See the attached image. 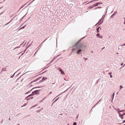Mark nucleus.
I'll list each match as a JSON object with an SVG mask.
<instances>
[{
	"mask_svg": "<svg viewBox=\"0 0 125 125\" xmlns=\"http://www.w3.org/2000/svg\"><path fill=\"white\" fill-rule=\"evenodd\" d=\"M94 0H91V1H90L88 3H87V4H85V5H87V4H88L90 3H92V2H94Z\"/></svg>",
	"mask_w": 125,
	"mask_h": 125,
	"instance_id": "nucleus-16",
	"label": "nucleus"
},
{
	"mask_svg": "<svg viewBox=\"0 0 125 125\" xmlns=\"http://www.w3.org/2000/svg\"><path fill=\"white\" fill-rule=\"evenodd\" d=\"M105 15H106L105 14L104 15H103L102 18H101L102 19V22H101V23H100L98 25V26L99 25H101V24L103 22L104 20V17H105Z\"/></svg>",
	"mask_w": 125,
	"mask_h": 125,
	"instance_id": "nucleus-5",
	"label": "nucleus"
},
{
	"mask_svg": "<svg viewBox=\"0 0 125 125\" xmlns=\"http://www.w3.org/2000/svg\"><path fill=\"white\" fill-rule=\"evenodd\" d=\"M124 110H121V111H118V114H120V112H123L124 111Z\"/></svg>",
	"mask_w": 125,
	"mask_h": 125,
	"instance_id": "nucleus-21",
	"label": "nucleus"
},
{
	"mask_svg": "<svg viewBox=\"0 0 125 125\" xmlns=\"http://www.w3.org/2000/svg\"><path fill=\"white\" fill-rule=\"evenodd\" d=\"M47 79V78L46 77H43L42 78V79L41 80H40L39 81V83L43 82L44 81L46 80Z\"/></svg>",
	"mask_w": 125,
	"mask_h": 125,
	"instance_id": "nucleus-4",
	"label": "nucleus"
},
{
	"mask_svg": "<svg viewBox=\"0 0 125 125\" xmlns=\"http://www.w3.org/2000/svg\"><path fill=\"white\" fill-rule=\"evenodd\" d=\"M105 48V47H103V48H102V50H103Z\"/></svg>",
	"mask_w": 125,
	"mask_h": 125,
	"instance_id": "nucleus-57",
	"label": "nucleus"
},
{
	"mask_svg": "<svg viewBox=\"0 0 125 125\" xmlns=\"http://www.w3.org/2000/svg\"><path fill=\"white\" fill-rule=\"evenodd\" d=\"M92 6L93 8L97 6L95 4H94Z\"/></svg>",
	"mask_w": 125,
	"mask_h": 125,
	"instance_id": "nucleus-28",
	"label": "nucleus"
},
{
	"mask_svg": "<svg viewBox=\"0 0 125 125\" xmlns=\"http://www.w3.org/2000/svg\"><path fill=\"white\" fill-rule=\"evenodd\" d=\"M27 48H26L25 49V50H24V52H25V51H26V50H27Z\"/></svg>",
	"mask_w": 125,
	"mask_h": 125,
	"instance_id": "nucleus-48",
	"label": "nucleus"
},
{
	"mask_svg": "<svg viewBox=\"0 0 125 125\" xmlns=\"http://www.w3.org/2000/svg\"><path fill=\"white\" fill-rule=\"evenodd\" d=\"M100 34L99 33H97L96 34V36L97 37H98L99 36H100Z\"/></svg>",
	"mask_w": 125,
	"mask_h": 125,
	"instance_id": "nucleus-35",
	"label": "nucleus"
},
{
	"mask_svg": "<svg viewBox=\"0 0 125 125\" xmlns=\"http://www.w3.org/2000/svg\"><path fill=\"white\" fill-rule=\"evenodd\" d=\"M35 0H33L32 1H31L28 5V6H27L26 7H25L23 9H25L26 7H28L29 5H30L31 3L32 2H33L34 1H35Z\"/></svg>",
	"mask_w": 125,
	"mask_h": 125,
	"instance_id": "nucleus-11",
	"label": "nucleus"
},
{
	"mask_svg": "<svg viewBox=\"0 0 125 125\" xmlns=\"http://www.w3.org/2000/svg\"><path fill=\"white\" fill-rule=\"evenodd\" d=\"M82 40L80 39L75 43L74 42L72 46V47L73 48V50H75V52H77L76 53L79 55L82 54L81 52L83 51L86 47V46H83L80 42Z\"/></svg>",
	"mask_w": 125,
	"mask_h": 125,
	"instance_id": "nucleus-1",
	"label": "nucleus"
},
{
	"mask_svg": "<svg viewBox=\"0 0 125 125\" xmlns=\"http://www.w3.org/2000/svg\"><path fill=\"white\" fill-rule=\"evenodd\" d=\"M77 123L76 122H74L73 123V125H76Z\"/></svg>",
	"mask_w": 125,
	"mask_h": 125,
	"instance_id": "nucleus-41",
	"label": "nucleus"
},
{
	"mask_svg": "<svg viewBox=\"0 0 125 125\" xmlns=\"http://www.w3.org/2000/svg\"><path fill=\"white\" fill-rule=\"evenodd\" d=\"M41 111V110H38V111H37L36 112L37 113H39V112H40Z\"/></svg>",
	"mask_w": 125,
	"mask_h": 125,
	"instance_id": "nucleus-44",
	"label": "nucleus"
},
{
	"mask_svg": "<svg viewBox=\"0 0 125 125\" xmlns=\"http://www.w3.org/2000/svg\"><path fill=\"white\" fill-rule=\"evenodd\" d=\"M70 88L69 87V88H68V89H67L65 91H64V92H62V93H61L60 94H59V95H58L56 97H58V96H59L62 93H64V92H66V91H67Z\"/></svg>",
	"mask_w": 125,
	"mask_h": 125,
	"instance_id": "nucleus-13",
	"label": "nucleus"
},
{
	"mask_svg": "<svg viewBox=\"0 0 125 125\" xmlns=\"http://www.w3.org/2000/svg\"><path fill=\"white\" fill-rule=\"evenodd\" d=\"M102 18H101L98 21V22L99 23H101V22H102Z\"/></svg>",
	"mask_w": 125,
	"mask_h": 125,
	"instance_id": "nucleus-19",
	"label": "nucleus"
},
{
	"mask_svg": "<svg viewBox=\"0 0 125 125\" xmlns=\"http://www.w3.org/2000/svg\"><path fill=\"white\" fill-rule=\"evenodd\" d=\"M37 105H33L32 106L30 109H32L34 107H35Z\"/></svg>",
	"mask_w": 125,
	"mask_h": 125,
	"instance_id": "nucleus-20",
	"label": "nucleus"
},
{
	"mask_svg": "<svg viewBox=\"0 0 125 125\" xmlns=\"http://www.w3.org/2000/svg\"><path fill=\"white\" fill-rule=\"evenodd\" d=\"M10 23V22H8V23H6V24H5V25H8V24H9V23Z\"/></svg>",
	"mask_w": 125,
	"mask_h": 125,
	"instance_id": "nucleus-50",
	"label": "nucleus"
},
{
	"mask_svg": "<svg viewBox=\"0 0 125 125\" xmlns=\"http://www.w3.org/2000/svg\"><path fill=\"white\" fill-rule=\"evenodd\" d=\"M102 8V7H100V6L98 7H96L95 8V9H101V8Z\"/></svg>",
	"mask_w": 125,
	"mask_h": 125,
	"instance_id": "nucleus-30",
	"label": "nucleus"
},
{
	"mask_svg": "<svg viewBox=\"0 0 125 125\" xmlns=\"http://www.w3.org/2000/svg\"><path fill=\"white\" fill-rule=\"evenodd\" d=\"M112 74V73L111 72H109L108 73V74L109 75H111Z\"/></svg>",
	"mask_w": 125,
	"mask_h": 125,
	"instance_id": "nucleus-45",
	"label": "nucleus"
},
{
	"mask_svg": "<svg viewBox=\"0 0 125 125\" xmlns=\"http://www.w3.org/2000/svg\"><path fill=\"white\" fill-rule=\"evenodd\" d=\"M86 36H85L83 37L82 38H81V39H82H82H84L86 37Z\"/></svg>",
	"mask_w": 125,
	"mask_h": 125,
	"instance_id": "nucleus-46",
	"label": "nucleus"
},
{
	"mask_svg": "<svg viewBox=\"0 0 125 125\" xmlns=\"http://www.w3.org/2000/svg\"><path fill=\"white\" fill-rule=\"evenodd\" d=\"M123 87L121 85H120V90L122 89L123 88Z\"/></svg>",
	"mask_w": 125,
	"mask_h": 125,
	"instance_id": "nucleus-39",
	"label": "nucleus"
},
{
	"mask_svg": "<svg viewBox=\"0 0 125 125\" xmlns=\"http://www.w3.org/2000/svg\"><path fill=\"white\" fill-rule=\"evenodd\" d=\"M59 98H60V97H58L57 98L55 99V101H54V102H56V101H57L59 99Z\"/></svg>",
	"mask_w": 125,
	"mask_h": 125,
	"instance_id": "nucleus-32",
	"label": "nucleus"
},
{
	"mask_svg": "<svg viewBox=\"0 0 125 125\" xmlns=\"http://www.w3.org/2000/svg\"><path fill=\"white\" fill-rule=\"evenodd\" d=\"M115 92H114L113 94V95H112L113 98L111 100V102H113V98L114 97V96L115 95Z\"/></svg>",
	"mask_w": 125,
	"mask_h": 125,
	"instance_id": "nucleus-14",
	"label": "nucleus"
},
{
	"mask_svg": "<svg viewBox=\"0 0 125 125\" xmlns=\"http://www.w3.org/2000/svg\"><path fill=\"white\" fill-rule=\"evenodd\" d=\"M119 116L121 118V119H123V118H122V114H119Z\"/></svg>",
	"mask_w": 125,
	"mask_h": 125,
	"instance_id": "nucleus-26",
	"label": "nucleus"
},
{
	"mask_svg": "<svg viewBox=\"0 0 125 125\" xmlns=\"http://www.w3.org/2000/svg\"><path fill=\"white\" fill-rule=\"evenodd\" d=\"M39 75H40L39 74L38 75H36L34 76H33L32 77L33 78L36 77H37Z\"/></svg>",
	"mask_w": 125,
	"mask_h": 125,
	"instance_id": "nucleus-36",
	"label": "nucleus"
},
{
	"mask_svg": "<svg viewBox=\"0 0 125 125\" xmlns=\"http://www.w3.org/2000/svg\"><path fill=\"white\" fill-rule=\"evenodd\" d=\"M107 9H108V8H107V9H106V12H105V15L107 14Z\"/></svg>",
	"mask_w": 125,
	"mask_h": 125,
	"instance_id": "nucleus-51",
	"label": "nucleus"
},
{
	"mask_svg": "<svg viewBox=\"0 0 125 125\" xmlns=\"http://www.w3.org/2000/svg\"><path fill=\"white\" fill-rule=\"evenodd\" d=\"M13 19L12 18L9 22H10V23L11 22V21H12Z\"/></svg>",
	"mask_w": 125,
	"mask_h": 125,
	"instance_id": "nucleus-62",
	"label": "nucleus"
},
{
	"mask_svg": "<svg viewBox=\"0 0 125 125\" xmlns=\"http://www.w3.org/2000/svg\"><path fill=\"white\" fill-rule=\"evenodd\" d=\"M117 12V11H115L111 16L110 18H113Z\"/></svg>",
	"mask_w": 125,
	"mask_h": 125,
	"instance_id": "nucleus-6",
	"label": "nucleus"
},
{
	"mask_svg": "<svg viewBox=\"0 0 125 125\" xmlns=\"http://www.w3.org/2000/svg\"><path fill=\"white\" fill-rule=\"evenodd\" d=\"M93 8V7L92 6H90L87 9L88 10V9H91L92 8Z\"/></svg>",
	"mask_w": 125,
	"mask_h": 125,
	"instance_id": "nucleus-18",
	"label": "nucleus"
},
{
	"mask_svg": "<svg viewBox=\"0 0 125 125\" xmlns=\"http://www.w3.org/2000/svg\"><path fill=\"white\" fill-rule=\"evenodd\" d=\"M125 43L121 45L120 46H119L120 47H121L122 46H125Z\"/></svg>",
	"mask_w": 125,
	"mask_h": 125,
	"instance_id": "nucleus-38",
	"label": "nucleus"
},
{
	"mask_svg": "<svg viewBox=\"0 0 125 125\" xmlns=\"http://www.w3.org/2000/svg\"><path fill=\"white\" fill-rule=\"evenodd\" d=\"M42 76L40 77H38V80H39L40 79L42 78Z\"/></svg>",
	"mask_w": 125,
	"mask_h": 125,
	"instance_id": "nucleus-43",
	"label": "nucleus"
},
{
	"mask_svg": "<svg viewBox=\"0 0 125 125\" xmlns=\"http://www.w3.org/2000/svg\"><path fill=\"white\" fill-rule=\"evenodd\" d=\"M24 6V5H23L20 9L18 11H19V10H20Z\"/></svg>",
	"mask_w": 125,
	"mask_h": 125,
	"instance_id": "nucleus-33",
	"label": "nucleus"
},
{
	"mask_svg": "<svg viewBox=\"0 0 125 125\" xmlns=\"http://www.w3.org/2000/svg\"><path fill=\"white\" fill-rule=\"evenodd\" d=\"M55 59V58H54L52 60H51V61L50 62V63L48 64H49L51 63L52 62H53V61Z\"/></svg>",
	"mask_w": 125,
	"mask_h": 125,
	"instance_id": "nucleus-29",
	"label": "nucleus"
},
{
	"mask_svg": "<svg viewBox=\"0 0 125 125\" xmlns=\"http://www.w3.org/2000/svg\"><path fill=\"white\" fill-rule=\"evenodd\" d=\"M110 77L111 78H112L113 77L112 75H110Z\"/></svg>",
	"mask_w": 125,
	"mask_h": 125,
	"instance_id": "nucleus-58",
	"label": "nucleus"
},
{
	"mask_svg": "<svg viewBox=\"0 0 125 125\" xmlns=\"http://www.w3.org/2000/svg\"><path fill=\"white\" fill-rule=\"evenodd\" d=\"M47 71V70H46L44 72H43L42 73L39 74L40 75H41L42 74H43L44 73L46 72Z\"/></svg>",
	"mask_w": 125,
	"mask_h": 125,
	"instance_id": "nucleus-25",
	"label": "nucleus"
},
{
	"mask_svg": "<svg viewBox=\"0 0 125 125\" xmlns=\"http://www.w3.org/2000/svg\"><path fill=\"white\" fill-rule=\"evenodd\" d=\"M99 23L98 22L95 25V26H96Z\"/></svg>",
	"mask_w": 125,
	"mask_h": 125,
	"instance_id": "nucleus-63",
	"label": "nucleus"
},
{
	"mask_svg": "<svg viewBox=\"0 0 125 125\" xmlns=\"http://www.w3.org/2000/svg\"><path fill=\"white\" fill-rule=\"evenodd\" d=\"M33 90V89H31L29 91H28V92H26L25 94H27L30 93Z\"/></svg>",
	"mask_w": 125,
	"mask_h": 125,
	"instance_id": "nucleus-12",
	"label": "nucleus"
},
{
	"mask_svg": "<svg viewBox=\"0 0 125 125\" xmlns=\"http://www.w3.org/2000/svg\"><path fill=\"white\" fill-rule=\"evenodd\" d=\"M20 47V46H18V47H16L15 49H16V48H19Z\"/></svg>",
	"mask_w": 125,
	"mask_h": 125,
	"instance_id": "nucleus-52",
	"label": "nucleus"
},
{
	"mask_svg": "<svg viewBox=\"0 0 125 125\" xmlns=\"http://www.w3.org/2000/svg\"><path fill=\"white\" fill-rule=\"evenodd\" d=\"M123 63H121V65H123Z\"/></svg>",
	"mask_w": 125,
	"mask_h": 125,
	"instance_id": "nucleus-61",
	"label": "nucleus"
},
{
	"mask_svg": "<svg viewBox=\"0 0 125 125\" xmlns=\"http://www.w3.org/2000/svg\"><path fill=\"white\" fill-rule=\"evenodd\" d=\"M45 98H46V97H45L43 98L42 100L40 101V102H42L44 100V99Z\"/></svg>",
	"mask_w": 125,
	"mask_h": 125,
	"instance_id": "nucleus-40",
	"label": "nucleus"
},
{
	"mask_svg": "<svg viewBox=\"0 0 125 125\" xmlns=\"http://www.w3.org/2000/svg\"><path fill=\"white\" fill-rule=\"evenodd\" d=\"M98 37L100 38H103V36L102 35L101 36H100Z\"/></svg>",
	"mask_w": 125,
	"mask_h": 125,
	"instance_id": "nucleus-47",
	"label": "nucleus"
},
{
	"mask_svg": "<svg viewBox=\"0 0 125 125\" xmlns=\"http://www.w3.org/2000/svg\"><path fill=\"white\" fill-rule=\"evenodd\" d=\"M100 28V29H101V26H100L99 27H98L96 29V31H97V32L98 33L99 32V29Z\"/></svg>",
	"mask_w": 125,
	"mask_h": 125,
	"instance_id": "nucleus-7",
	"label": "nucleus"
},
{
	"mask_svg": "<svg viewBox=\"0 0 125 125\" xmlns=\"http://www.w3.org/2000/svg\"><path fill=\"white\" fill-rule=\"evenodd\" d=\"M32 42L26 48H27V49L31 45Z\"/></svg>",
	"mask_w": 125,
	"mask_h": 125,
	"instance_id": "nucleus-27",
	"label": "nucleus"
},
{
	"mask_svg": "<svg viewBox=\"0 0 125 125\" xmlns=\"http://www.w3.org/2000/svg\"><path fill=\"white\" fill-rule=\"evenodd\" d=\"M27 12L24 15L20 20V21H21L23 19V18L25 17V16H26V15L27 14Z\"/></svg>",
	"mask_w": 125,
	"mask_h": 125,
	"instance_id": "nucleus-10",
	"label": "nucleus"
},
{
	"mask_svg": "<svg viewBox=\"0 0 125 125\" xmlns=\"http://www.w3.org/2000/svg\"><path fill=\"white\" fill-rule=\"evenodd\" d=\"M33 83V82L32 81H31V83H30L29 84V85L32 83Z\"/></svg>",
	"mask_w": 125,
	"mask_h": 125,
	"instance_id": "nucleus-55",
	"label": "nucleus"
},
{
	"mask_svg": "<svg viewBox=\"0 0 125 125\" xmlns=\"http://www.w3.org/2000/svg\"><path fill=\"white\" fill-rule=\"evenodd\" d=\"M124 67V66H123L122 67H121L120 68V69H122Z\"/></svg>",
	"mask_w": 125,
	"mask_h": 125,
	"instance_id": "nucleus-54",
	"label": "nucleus"
},
{
	"mask_svg": "<svg viewBox=\"0 0 125 125\" xmlns=\"http://www.w3.org/2000/svg\"><path fill=\"white\" fill-rule=\"evenodd\" d=\"M2 71H6V68H3L2 69Z\"/></svg>",
	"mask_w": 125,
	"mask_h": 125,
	"instance_id": "nucleus-22",
	"label": "nucleus"
},
{
	"mask_svg": "<svg viewBox=\"0 0 125 125\" xmlns=\"http://www.w3.org/2000/svg\"><path fill=\"white\" fill-rule=\"evenodd\" d=\"M25 73H24V74H23V75H21L20 77H19V78H17V80H19V79Z\"/></svg>",
	"mask_w": 125,
	"mask_h": 125,
	"instance_id": "nucleus-31",
	"label": "nucleus"
},
{
	"mask_svg": "<svg viewBox=\"0 0 125 125\" xmlns=\"http://www.w3.org/2000/svg\"><path fill=\"white\" fill-rule=\"evenodd\" d=\"M32 86H33V85H31L29 87H32Z\"/></svg>",
	"mask_w": 125,
	"mask_h": 125,
	"instance_id": "nucleus-60",
	"label": "nucleus"
},
{
	"mask_svg": "<svg viewBox=\"0 0 125 125\" xmlns=\"http://www.w3.org/2000/svg\"><path fill=\"white\" fill-rule=\"evenodd\" d=\"M26 25H25L24 26H23L22 27H21L20 28L19 30H21V29H23L24 28L25 26Z\"/></svg>",
	"mask_w": 125,
	"mask_h": 125,
	"instance_id": "nucleus-15",
	"label": "nucleus"
},
{
	"mask_svg": "<svg viewBox=\"0 0 125 125\" xmlns=\"http://www.w3.org/2000/svg\"><path fill=\"white\" fill-rule=\"evenodd\" d=\"M43 87V86H38V87H33V88H32V89H33V90L34 89H36V88H42V87Z\"/></svg>",
	"mask_w": 125,
	"mask_h": 125,
	"instance_id": "nucleus-8",
	"label": "nucleus"
},
{
	"mask_svg": "<svg viewBox=\"0 0 125 125\" xmlns=\"http://www.w3.org/2000/svg\"><path fill=\"white\" fill-rule=\"evenodd\" d=\"M18 71H17V72H15V73L14 74H13V75H14H14Z\"/></svg>",
	"mask_w": 125,
	"mask_h": 125,
	"instance_id": "nucleus-59",
	"label": "nucleus"
},
{
	"mask_svg": "<svg viewBox=\"0 0 125 125\" xmlns=\"http://www.w3.org/2000/svg\"><path fill=\"white\" fill-rule=\"evenodd\" d=\"M98 102H97V103H96V104L93 106L92 107V108L91 110H92L93 108L95 107V106L98 104Z\"/></svg>",
	"mask_w": 125,
	"mask_h": 125,
	"instance_id": "nucleus-24",
	"label": "nucleus"
},
{
	"mask_svg": "<svg viewBox=\"0 0 125 125\" xmlns=\"http://www.w3.org/2000/svg\"><path fill=\"white\" fill-rule=\"evenodd\" d=\"M40 90V89L36 90L33 91L32 92L34 95L35 94L38 95L39 94V92Z\"/></svg>",
	"mask_w": 125,
	"mask_h": 125,
	"instance_id": "nucleus-3",
	"label": "nucleus"
},
{
	"mask_svg": "<svg viewBox=\"0 0 125 125\" xmlns=\"http://www.w3.org/2000/svg\"><path fill=\"white\" fill-rule=\"evenodd\" d=\"M21 73L20 72V73L18 74H17L16 76H18L20 73Z\"/></svg>",
	"mask_w": 125,
	"mask_h": 125,
	"instance_id": "nucleus-56",
	"label": "nucleus"
},
{
	"mask_svg": "<svg viewBox=\"0 0 125 125\" xmlns=\"http://www.w3.org/2000/svg\"><path fill=\"white\" fill-rule=\"evenodd\" d=\"M14 77V75H12L10 77V78H13Z\"/></svg>",
	"mask_w": 125,
	"mask_h": 125,
	"instance_id": "nucleus-49",
	"label": "nucleus"
},
{
	"mask_svg": "<svg viewBox=\"0 0 125 125\" xmlns=\"http://www.w3.org/2000/svg\"><path fill=\"white\" fill-rule=\"evenodd\" d=\"M50 66V65L49 66H48L47 67L45 68L44 69H43L41 71H43V70H44V69H46L48 67Z\"/></svg>",
	"mask_w": 125,
	"mask_h": 125,
	"instance_id": "nucleus-42",
	"label": "nucleus"
},
{
	"mask_svg": "<svg viewBox=\"0 0 125 125\" xmlns=\"http://www.w3.org/2000/svg\"><path fill=\"white\" fill-rule=\"evenodd\" d=\"M33 95H33V94L32 92V93L31 94L29 95L28 96H27V97H25V100L26 99L27 100H28L32 99L33 98V97H30L29 98V97H30L31 96H32Z\"/></svg>",
	"mask_w": 125,
	"mask_h": 125,
	"instance_id": "nucleus-2",
	"label": "nucleus"
},
{
	"mask_svg": "<svg viewBox=\"0 0 125 125\" xmlns=\"http://www.w3.org/2000/svg\"><path fill=\"white\" fill-rule=\"evenodd\" d=\"M58 70L60 72L62 70V69L60 67L58 68Z\"/></svg>",
	"mask_w": 125,
	"mask_h": 125,
	"instance_id": "nucleus-17",
	"label": "nucleus"
},
{
	"mask_svg": "<svg viewBox=\"0 0 125 125\" xmlns=\"http://www.w3.org/2000/svg\"><path fill=\"white\" fill-rule=\"evenodd\" d=\"M27 104V103H25V104H24V105H23L22 106H21V107H23V106H26Z\"/></svg>",
	"mask_w": 125,
	"mask_h": 125,
	"instance_id": "nucleus-34",
	"label": "nucleus"
},
{
	"mask_svg": "<svg viewBox=\"0 0 125 125\" xmlns=\"http://www.w3.org/2000/svg\"><path fill=\"white\" fill-rule=\"evenodd\" d=\"M35 81H36V82L37 81H38V78H37L36 79H35Z\"/></svg>",
	"mask_w": 125,
	"mask_h": 125,
	"instance_id": "nucleus-53",
	"label": "nucleus"
},
{
	"mask_svg": "<svg viewBox=\"0 0 125 125\" xmlns=\"http://www.w3.org/2000/svg\"><path fill=\"white\" fill-rule=\"evenodd\" d=\"M125 115V113H124L122 115V118H123V115Z\"/></svg>",
	"mask_w": 125,
	"mask_h": 125,
	"instance_id": "nucleus-37",
	"label": "nucleus"
},
{
	"mask_svg": "<svg viewBox=\"0 0 125 125\" xmlns=\"http://www.w3.org/2000/svg\"><path fill=\"white\" fill-rule=\"evenodd\" d=\"M125 122V120H124L123 121V123H124Z\"/></svg>",
	"mask_w": 125,
	"mask_h": 125,
	"instance_id": "nucleus-64",
	"label": "nucleus"
},
{
	"mask_svg": "<svg viewBox=\"0 0 125 125\" xmlns=\"http://www.w3.org/2000/svg\"><path fill=\"white\" fill-rule=\"evenodd\" d=\"M62 74H65V73H64V71L62 70L60 72Z\"/></svg>",
	"mask_w": 125,
	"mask_h": 125,
	"instance_id": "nucleus-23",
	"label": "nucleus"
},
{
	"mask_svg": "<svg viewBox=\"0 0 125 125\" xmlns=\"http://www.w3.org/2000/svg\"><path fill=\"white\" fill-rule=\"evenodd\" d=\"M103 3L102 2H97L95 3V4L97 6H98V5L99 4H103Z\"/></svg>",
	"mask_w": 125,
	"mask_h": 125,
	"instance_id": "nucleus-9",
	"label": "nucleus"
}]
</instances>
